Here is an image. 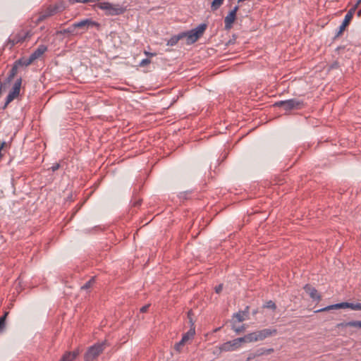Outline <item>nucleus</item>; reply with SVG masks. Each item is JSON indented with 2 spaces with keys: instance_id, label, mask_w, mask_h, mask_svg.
I'll use <instances>...</instances> for the list:
<instances>
[{
  "instance_id": "obj_38",
  "label": "nucleus",
  "mask_w": 361,
  "mask_h": 361,
  "mask_svg": "<svg viewBox=\"0 0 361 361\" xmlns=\"http://www.w3.org/2000/svg\"><path fill=\"white\" fill-rule=\"evenodd\" d=\"M235 341H237L238 342L239 345H241L242 343H247V340H245V336L243 337L237 338H235Z\"/></svg>"
},
{
  "instance_id": "obj_37",
  "label": "nucleus",
  "mask_w": 361,
  "mask_h": 361,
  "mask_svg": "<svg viewBox=\"0 0 361 361\" xmlns=\"http://www.w3.org/2000/svg\"><path fill=\"white\" fill-rule=\"evenodd\" d=\"M233 329L238 334L244 331L245 328L243 326H241L240 327H235V326H233Z\"/></svg>"
},
{
  "instance_id": "obj_20",
  "label": "nucleus",
  "mask_w": 361,
  "mask_h": 361,
  "mask_svg": "<svg viewBox=\"0 0 361 361\" xmlns=\"http://www.w3.org/2000/svg\"><path fill=\"white\" fill-rule=\"evenodd\" d=\"M245 340H247V343L257 342L258 341V338L257 336V332L254 331L245 335Z\"/></svg>"
},
{
  "instance_id": "obj_40",
  "label": "nucleus",
  "mask_w": 361,
  "mask_h": 361,
  "mask_svg": "<svg viewBox=\"0 0 361 361\" xmlns=\"http://www.w3.org/2000/svg\"><path fill=\"white\" fill-rule=\"evenodd\" d=\"M222 289H223V285L222 284H219V286L215 287V292L216 293H220L221 291L222 290Z\"/></svg>"
},
{
  "instance_id": "obj_6",
  "label": "nucleus",
  "mask_w": 361,
  "mask_h": 361,
  "mask_svg": "<svg viewBox=\"0 0 361 361\" xmlns=\"http://www.w3.org/2000/svg\"><path fill=\"white\" fill-rule=\"evenodd\" d=\"M345 308H349L353 310H361V303H353V302H343L340 303H336L334 305H331L327 307H325L324 308L319 309L316 312H326L331 310H337V309H345Z\"/></svg>"
},
{
  "instance_id": "obj_24",
  "label": "nucleus",
  "mask_w": 361,
  "mask_h": 361,
  "mask_svg": "<svg viewBox=\"0 0 361 361\" xmlns=\"http://www.w3.org/2000/svg\"><path fill=\"white\" fill-rule=\"evenodd\" d=\"M94 282H95V277L93 276L81 287V289L82 290L89 289L90 287L92 286V285L94 283Z\"/></svg>"
},
{
  "instance_id": "obj_46",
  "label": "nucleus",
  "mask_w": 361,
  "mask_h": 361,
  "mask_svg": "<svg viewBox=\"0 0 361 361\" xmlns=\"http://www.w3.org/2000/svg\"><path fill=\"white\" fill-rule=\"evenodd\" d=\"M238 8H239V7H238V6H235L233 8V10H231V11H234V14L236 16V13H237V11H238Z\"/></svg>"
},
{
  "instance_id": "obj_23",
  "label": "nucleus",
  "mask_w": 361,
  "mask_h": 361,
  "mask_svg": "<svg viewBox=\"0 0 361 361\" xmlns=\"http://www.w3.org/2000/svg\"><path fill=\"white\" fill-rule=\"evenodd\" d=\"M224 0H214L212 2L211 8L213 11L217 10L223 4Z\"/></svg>"
},
{
  "instance_id": "obj_8",
  "label": "nucleus",
  "mask_w": 361,
  "mask_h": 361,
  "mask_svg": "<svg viewBox=\"0 0 361 361\" xmlns=\"http://www.w3.org/2000/svg\"><path fill=\"white\" fill-rule=\"evenodd\" d=\"M192 311L190 310L188 312V318L189 319V322L190 323V329L183 335V337L181 338L182 341H183L185 343L190 339L193 338L195 334V323L192 320Z\"/></svg>"
},
{
  "instance_id": "obj_15",
  "label": "nucleus",
  "mask_w": 361,
  "mask_h": 361,
  "mask_svg": "<svg viewBox=\"0 0 361 361\" xmlns=\"http://www.w3.org/2000/svg\"><path fill=\"white\" fill-rule=\"evenodd\" d=\"M235 18L236 16L234 14V11H230L224 18L226 30H230L232 27V25L234 23Z\"/></svg>"
},
{
  "instance_id": "obj_3",
  "label": "nucleus",
  "mask_w": 361,
  "mask_h": 361,
  "mask_svg": "<svg viewBox=\"0 0 361 361\" xmlns=\"http://www.w3.org/2000/svg\"><path fill=\"white\" fill-rule=\"evenodd\" d=\"M31 35L30 30H21L17 33H13L9 37L5 47L11 49L15 44L23 42L26 39L30 38Z\"/></svg>"
},
{
  "instance_id": "obj_39",
  "label": "nucleus",
  "mask_w": 361,
  "mask_h": 361,
  "mask_svg": "<svg viewBox=\"0 0 361 361\" xmlns=\"http://www.w3.org/2000/svg\"><path fill=\"white\" fill-rule=\"evenodd\" d=\"M257 357V355L255 351L253 353H250L247 357V361L251 360Z\"/></svg>"
},
{
  "instance_id": "obj_2",
  "label": "nucleus",
  "mask_w": 361,
  "mask_h": 361,
  "mask_svg": "<svg viewBox=\"0 0 361 361\" xmlns=\"http://www.w3.org/2000/svg\"><path fill=\"white\" fill-rule=\"evenodd\" d=\"M107 345L106 341H104L89 347L84 355V361H94L102 353Z\"/></svg>"
},
{
  "instance_id": "obj_50",
  "label": "nucleus",
  "mask_w": 361,
  "mask_h": 361,
  "mask_svg": "<svg viewBox=\"0 0 361 361\" xmlns=\"http://www.w3.org/2000/svg\"><path fill=\"white\" fill-rule=\"evenodd\" d=\"M3 157V154L1 153V150H0V159Z\"/></svg>"
},
{
  "instance_id": "obj_36",
  "label": "nucleus",
  "mask_w": 361,
  "mask_h": 361,
  "mask_svg": "<svg viewBox=\"0 0 361 361\" xmlns=\"http://www.w3.org/2000/svg\"><path fill=\"white\" fill-rule=\"evenodd\" d=\"M60 167H61L60 164L56 163V164H53V166L50 168V169L54 172V171H57Z\"/></svg>"
},
{
  "instance_id": "obj_17",
  "label": "nucleus",
  "mask_w": 361,
  "mask_h": 361,
  "mask_svg": "<svg viewBox=\"0 0 361 361\" xmlns=\"http://www.w3.org/2000/svg\"><path fill=\"white\" fill-rule=\"evenodd\" d=\"M33 62L32 59L29 56V58H20L18 60L16 61L15 63L18 66H27L30 65Z\"/></svg>"
},
{
  "instance_id": "obj_14",
  "label": "nucleus",
  "mask_w": 361,
  "mask_h": 361,
  "mask_svg": "<svg viewBox=\"0 0 361 361\" xmlns=\"http://www.w3.org/2000/svg\"><path fill=\"white\" fill-rule=\"evenodd\" d=\"M47 50V47L44 44L39 45L36 50L33 51L30 54V58L34 61L35 60L39 59L46 51Z\"/></svg>"
},
{
  "instance_id": "obj_52",
  "label": "nucleus",
  "mask_w": 361,
  "mask_h": 361,
  "mask_svg": "<svg viewBox=\"0 0 361 361\" xmlns=\"http://www.w3.org/2000/svg\"><path fill=\"white\" fill-rule=\"evenodd\" d=\"M360 2H361V0H359V1H358V2H357V4H360Z\"/></svg>"
},
{
  "instance_id": "obj_34",
  "label": "nucleus",
  "mask_w": 361,
  "mask_h": 361,
  "mask_svg": "<svg viewBox=\"0 0 361 361\" xmlns=\"http://www.w3.org/2000/svg\"><path fill=\"white\" fill-rule=\"evenodd\" d=\"M151 61L149 59H144L140 63V66L145 67L147 65L149 64Z\"/></svg>"
},
{
  "instance_id": "obj_41",
  "label": "nucleus",
  "mask_w": 361,
  "mask_h": 361,
  "mask_svg": "<svg viewBox=\"0 0 361 361\" xmlns=\"http://www.w3.org/2000/svg\"><path fill=\"white\" fill-rule=\"evenodd\" d=\"M347 326H349V325L348 324V322H341L336 325V327L338 329L341 327H347Z\"/></svg>"
},
{
  "instance_id": "obj_32",
  "label": "nucleus",
  "mask_w": 361,
  "mask_h": 361,
  "mask_svg": "<svg viewBox=\"0 0 361 361\" xmlns=\"http://www.w3.org/2000/svg\"><path fill=\"white\" fill-rule=\"evenodd\" d=\"M348 324L350 327L361 328V321H350V322H348Z\"/></svg>"
},
{
  "instance_id": "obj_30",
  "label": "nucleus",
  "mask_w": 361,
  "mask_h": 361,
  "mask_svg": "<svg viewBox=\"0 0 361 361\" xmlns=\"http://www.w3.org/2000/svg\"><path fill=\"white\" fill-rule=\"evenodd\" d=\"M228 343H230L231 347L233 351L238 349L240 347V345H239L238 342L235 341V339L230 341H228Z\"/></svg>"
},
{
  "instance_id": "obj_43",
  "label": "nucleus",
  "mask_w": 361,
  "mask_h": 361,
  "mask_svg": "<svg viewBox=\"0 0 361 361\" xmlns=\"http://www.w3.org/2000/svg\"><path fill=\"white\" fill-rule=\"evenodd\" d=\"M11 80H8V76H7V78L5 79L4 82H2L3 86H5V85H6L9 84V83L11 82Z\"/></svg>"
},
{
  "instance_id": "obj_47",
  "label": "nucleus",
  "mask_w": 361,
  "mask_h": 361,
  "mask_svg": "<svg viewBox=\"0 0 361 361\" xmlns=\"http://www.w3.org/2000/svg\"><path fill=\"white\" fill-rule=\"evenodd\" d=\"M145 54L148 56H153L155 55L154 53H150V52H148V51H145Z\"/></svg>"
},
{
  "instance_id": "obj_13",
  "label": "nucleus",
  "mask_w": 361,
  "mask_h": 361,
  "mask_svg": "<svg viewBox=\"0 0 361 361\" xmlns=\"http://www.w3.org/2000/svg\"><path fill=\"white\" fill-rule=\"evenodd\" d=\"M80 354V350L76 349L73 352H66L59 361H73Z\"/></svg>"
},
{
  "instance_id": "obj_21",
  "label": "nucleus",
  "mask_w": 361,
  "mask_h": 361,
  "mask_svg": "<svg viewBox=\"0 0 361 361\" xmlns=\"http://www.w3.org/2000/svg\"><path fill=\"white\" fill-rule=\"evenodd\" d=\"M18 66L14 63L11 69L10 70L9 73H8V80H13V78L15 77V75L17 74L18 73Z\"/></svg>"
},
{
  "instance_id": "obj_35",
  "label": "nucleus",
  "mask_w": 361,
  "mask_h": 361,
  "mask_svg": "<svg viewBox=\"0 0 361 361\" xmlns=\"http://www.w3.org/2000/svg\"><path fill=\"white\" fill-rule=\"evenodd\" d=\"M99 0H73V2L77 3H94L98 1Z\"/></svg>"
},
{
  "instance_id": "obj_48",
  "label": "nucleus",
  "mask_w": 361,
  "mask_h": 361,
  "mask_svg": "<svg viewBox=\"0 0 361 361\" xmlns=\"http://www.w3.org/2000/svg\"><path fill=\"white\" fill-rule=\"evenodd\" d=\"M2 87H3V84H2L1 80H0V95L1 94V92H2Z\"/></svg>"
},
{
  "instance_id": "obj_28",
  "label": "nucleus",
  "mask_w": 361,
  "mask_h": 361,
  "mask_svg": "<svg viewBox=\"0 0 361 361\" xmlns=\"http://www.w3.org/2000/svg\"><path fill=\"white\" fill-rule=\"evenodd\" d=\"M185 345V343L180 340L178 343H176L174 345V349L178 352L180 353L182 350L183 347Z\"/></svg>"
},
{
  "instance_id": "obj_4",
  "label": "nucleus",
  "mask_w": 361,
  "mask_h": 361,
  "mask_svg": "<svg viewBox=\"0 0 361 361\" xmlns=\"http://www.w3.org/2000/svg\"><path fill=\"white\" fill-rule=\"evenodd\" d=\"M207 27V25L206 23H202L199 25L197 27L192 29L188 32H185L186 34V42L188 44H191L195 43L198 40V39L202 36L204 31Z\"/></svg>"
},
{
  "instance_id": "obj_51",
  "label": "nucleus",
  "mask_w": 361,
  "mask_h": 361,
  "mask_svg": "<svg viewBox=\"0 0 361 361\" xmlns=\"http://www.w3.org/2000/svg\"><path fill=\"white\" fill-rule=\"evenodd\" d=\"M357 14H358V16L361 15V9L358 11Z\"/></svg>"
},
{
  "instance_id": "obj_33",
  "label": "nucleus",
  "mask_w": 361,
  "mask_h": 361,
  "mask_svg": "<svg viewBox=\"0 0 361 361\" xmlns=\"http://www.w3.org/2000/svg\"><path fill=\"white\" fill-rule=\"evenodd\" d=\"M221 353H223V350H221V345L216 347L213 351V353L216 356H219Z\"/></svg>"
},
{
  "instance_id": "obj_10",
  "label": "nucleus",
  "mask_w": 361,
  "mask_h": 361,
  "mask_svg": "<svg viewBox=\"0 0 361 361\" xmlns=\"http://www.w3.org/2000/svg\"><path fill=\"white\" fill-rule=\"evenodd\" d=\"M258 341H263L265 338L275 336L277 334L276 329H264L259 331H256Z\"/></svg>"
},
{
  "instance_id": "obj_18",
  "label": "nucleus",
  "mask_w": 361,
  "mask_h": 361,
  "mask_svg": "<svg viewBox=\"0 0 361 361\" xmlns=\"http://www.w3.org/2000/svg\"><path fill=\"white\" fill-rule=\"evenodd\" d=\"M274 351V348H261L255 350V353L257 357L264 355H269Z\"/></svg>"
},
{
  "instance_id": "obj_9",
  "label": "nucleus",
  "mask_w": 361,
  "mask_h": 361,
  "mask_svg": "<svg viewBox=\"0 0 361 361\" xmlns=\"http://www.w3.org/2000/svg\"><path fill=\"white\" fill-rule=\"evenodd\" d=\"M354 13V9L351 8L345 16L344 20L341 24V25L339 27V30L336 32L335 35V38L338 37L345 30V27L349 25L350 20L353 18Z\"/></svg>"
},
{
  "instance_id": "obj_31",
  "label": "nucleus",
  "mask_w": 361,
  "mask_h": 361,
  "mask_svg": "<svg viewBox=\"0 0 361 361\" xmlns=\"http://www.w3.org/2000/svg\"><path fill=\"white\" fill-rule=\"evenodd\" d=\"M75 29H76V27H75V23H73L70 27H68V28L65 29L63 30V32H67V33H70V34H72V35H75V34H76Z\"/></svg>"
},
{
  "instance_id": "obj_22",
  "label": "nucleus",
  "mask_w": 361,
  "mask_h": 361,
  "mask_svg": "<svg viewBox=\"0 0 361 361\" xmlns=\"http://www.w3.org/2000/svg\"><path fill=\"white\" fill-rule=\"evenodd\" d=\"M8 314V312H5L4 315L0 317V332H2L5 328L6 319Z\"/></svg>"
},
{
  "instance_id": "obj_5",
  "label": "nucleus",
  "mask_w": 361,
  "mask_h": 361,
  "mask_svg": "<svg viewBox=\"0 0 361 361\" xmlns=\"http://www.w3.org/2000/svg\"><path fill=\"white\" fill-rule=\"evenodd\" d=\"M274 106L277 107H282L285 111H288L293 109H302V107L304 106V102L296 99H290L288 100L276 102Z\"/></svg>"
},
{
  "instance_id": "obj_12",
  "label": "nucleus",
  "mask_w": 361,
  "mask_h": 361,
  "mask_svg": "<svg viewBox=\"0 0 361 361\" xmlns=\"http://www.w3.org/2000/svg\"><path fill=\"white\" fill-rule=\"evenodd\" d=\"M97 25V23L90 19H85L80 22L75 23V27L76 28H80L82 30H86L90 27H93L94 25Z\"/></svg>"
},
{
  "instance_id": "obj_45",
  "label": "nucleus",
  "mask_w": 361,
  "mask_h": 361,
  "mask_svg": "<svg viewBox=\"0 0 361 361\" xmlns=\"http://www.w3.org/2000/svg\"><path fill=\"white\" fill-rule=\"evenodd\" d=\"M140 204H141V200H137V201H135V202L133 203V206H134V207H139Z\"/></svg>"
},
{
  "instance_id": "obj_29",
  "label": "nucleus",
  "mask_w": 361,
  "mask_h": 361,
  "mask_svg": "<svg viewBox=\"0 0 361 361\" xmlns=\"http://www.w3.org/2000/svg\"><path fill=\"white\" fill-rule=\"evenodd\" d=\"M264 307L274 310L276 309V305L272 300H269L264 305Z\"/></svg>"
},
{
  "instance_id": "obj_7",
  "label": "nucleus",
  "mask_w": 361,
  "mask_h": 361,
  "mask_svg": "<svg viewBox=\"0 0 361 361\" xmlns=\"http://www.w3.org/2000/svg\"><path fill=\"white\" fill-rule=\"evenodd\" d=\"M21 84H22V78H19L16 80L11 90L9 92L8 94L7 95V97L6 98L5 104L3 106V109H5L7 107V106L13 99H15L16 98H17L19 96L20 92Z\"/></svg>"
},
{
  "instance_id": "obj_27",
  "label": "nucleus",
  "mask_w": 361,
  "mask_h": 361,
  "mask_svg": "<svg viewBox=\"0 0 361 361\" xmlns=\"http://www.w3.org/2000/svg\"><path fill=\"white\" fill-rule=\"evenodd\" d=\"M221 350L223 352H229V351H233L231 347L230 343L228 341L224 343L221 345Z\"/></svg>"
},
{
  "instance_id": "obj_26",
  "label": "nucleus",
  "mask_w": 361,
  "mask_h": 361,
  "mask_svg": "<svg viewBox=\"0 0 361 361\" xmlns=\"http://www.w3.org/2000/svg\"><path fill=\"white\" fill-rule=\"evenodd\" d=\"M246 312H238L234 314V317L237 319L239 322L245 320V314Z\"/></svg>"
},
{
  "instance_id": "obj_16",
  "label": "nucleus",
  "mask_w": 361,
  "mask_h": 361,
  "mask_svg": "<svg viewBox=\"0 0 361 361\" xmlns=\"http://www.w3.org/2000/svg\"><path fill=\"white\" fill-rule=\"evenodd\" d=\"M185 38L186 39V34H185V32L179 33L177 35L172 36L168 40L166 44L168 46H171V47L175 46L178 42L179 40L185 39Z\"/></svg>"
},
{
  "instance_id": "obj_42",
  "label": "nucleus",
  "mask_w": 361,
  "mask_h": 361,
  "mask_svg": "<svg viewBox=\"0 0 361 361\" xmlns=\"http://www.w3.org/2000/svg\"><path fill=\"white\" fill-rule=\"evenodd\" d=\"M149 307V305H146L140 308L141 312H146Z\"/></svg>"
},
{
  "instance_id": "obj_25",
  "label": "nucleus",
  "mask_w": 361,
  "mask_h": 361,
  "mask_svg": "<svg viewBox=\"0 0 361 361\" xmlns=\"http://www.w3.org/2000/svg\"><path fill=\"white\" fill-rule=\"evenodd\" d=\"M51 16V14L49 13V12L47 10H45L44 11L42 12L38 18H37V21L39 22V21H42L44 20V19H46L48 17H50Z\"/></svg>"
},
{
  "instance_id": "obj_1",
  "label": "nucleus",
  "mask_w": 361,
  "mask_h": 361,
  "mask_svg": "<svg viewBox=\"0 0 361 361\" xmlns=\"http://www.w3.org/2000/svg\"><path fill=\"white\" fill-rule=\"evenodd\" d=\"M94 6L105 11V13L107 16H118L124 13L126 11L125 7L107 1L98 2Z\"/></svg>"
},
{
  "instance_id": "obj_49",
  "label": "nucleus",
  "mask_w": 361,
  "mask_h": 361,
  "mask_svg": "<svg viewBox=\"0 0 361 361\" xmlns=\"http://www.w3.org/2000/svg\"><path fill=\"white\" fill-rule=\"evenodd\" d=\"M73 0H69L70 4H75V2H73Z\"/></svg>"
},
{
  "instance_id": "obj_44",
  "label": "nucleus",
  "mask_w": 361,
  "mask_h": 361,
  "mask_svg": "<svg viewBox=\"0 0 361 361\" xmlns=\"http://www.w3.org/2000/svg\"><path fill=\"white\" fill-rule=\"evenodd\" d=\"M7 146V144L6 142H3L0 144V150H2L5 147Z\"/></svg>"
},
{
  "instance_id": "obj_11",
  "label": "nucleus",
  "mask_w": 361,
  "mask_h": 361,
  "mask_svg": "<svg viewBox=\"0 0 361 361\" xmlns=\"http://www.w3.org/2000/svg\"><path fill=\"white\" fill-rule=\"evenodd\" d=\"M303 288L312 300L317 301L321 300V295L318 293L317 290L311 285L306 284Z\"/></svg>"
},
{
  "instance_id": "obj_19",
  "label": "nucleus",
  "mask_w": 361,
  "mask_h": 361,
  "mask_svg": "<svg viewBox=\"0 0 361 361\" xmlns=\"http://www.w3.org/2000/svg\"><path fill=\"white\" fill-rule=\"evenodd\" d=\"M46 10L48 11L51 16H54L62 10V6L59 4L50 5Z\"/></svg>"
}]
</instances>
